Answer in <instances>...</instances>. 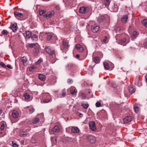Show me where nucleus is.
<instances>
[{
    "label": "nucleus",
    "mask_w": 147,
    "mask_h": 147,
    "mask_svg": "<svg viewBox=\"0 0 147 147\" xmlns=\"http://www.w3.org/2000/svg\"><path fill=\"white\" fill-rule=\"evenodd\" d=\"M101 103L99 102H97L96 103V106L97 107H99L101 106Z\"/></svg>",
    "instance_id": "obj_54"
},
{
    "label": "nucleus",
    "mask_w": 147,
    "mask_h": 147,
    "mask_svg": "<svg viewBox=\"0 0 147 147\" xmlns=\"http://www.w3.org/2000/svg\"><path fill=\"white\" fill-rule=\"evenodd\" d=\"M6 134L5 130H0V137L3 136Z\"/></svg>",
    "instance_id": "obj_36"
},
{
    "label": "nucleus",
    "mask_w": 147,
    "mask_h": 147,
    "mask_svg": "<svg viewBox=\"0 0 147 147\" xmlns=\"http://www.w3.org/2000/svg\"><path fill=\"white\" fill-rule=\"evenodd\" d=\"M26 38H29L31 37L32 35L31 32L29 31H27L26 32Z\"/></svg>",
    "instance_id": "obj_27"
},
{
    "label": "nucleus",
    "mask_w": 147,
    "mask_h": 147,
    "mask_svg": "<svg viewBox=\"0 0 147 147\" xmlns=\"http://www.w3.org/2000/svg\"><path fill=\"white\" fill-rule=\"evenodd\" d=\"M39 119L38 117H36L33 119L32 121L33 123L35 124L37 123L39 121Z\"/></svg>",
    "instance_id": "obj_34"
},
{
    "label": "nucleus",
    "mask_w": 147,
    "mask_h": 147,
    "mask_svg": "<svg viewBox=\"0 0 147 147\" xmlns=\"http://www.w3.org/2000/svg\"><path fill=\"white\" fill-rule=\"evenodd\" d=\"M89 126L90 129L92 131H95L96 130V128L95 122L91 121L89 123Z\"/></svg>",
    "instance_id": "obj_10"
},
{
    "label": "nucleus",
    "mask_w": 147,
    "mask_h": 147,
    "mask_svg": "<svg viewBox=\"0 0 147 147\" xmlns=\"http://www.w3.org/2000/svg\"><path fill=\"white\" fill-rule=\"evenodd\" d=\"M128 19V16L127 15L124 16L121 19V21L123 23H125L127 22Z\"/></svg>",
    "instance_id": "obj_23"
},
{
    "label": "nucleus",
    "mask_w": 147,
    "mask_h": 147,
    "mask_svg": "<svg viewBox=\"0 0 147 147\" xmlns=\"http://www.w3.org/2000/svg\"><path fill=\"white\" fill-rule=\"evenodd\" d=\"M52 143H53V144H55L56 142V139L55 138H53L51 140Z\"/></svg>",
    "instance_id": "obj_52"
},
{
    "label": "nucleus",
    "mask_w": 147,
    "mask_h": 147,
    "mask_svg": "<svg viewBox=\"0 0 147 147\" xmlns=\"http://www.w3.org/2000/svg\"><path fill=\"white\" fill-rule=\"evenodd\" d=\"M134 84L135 85L140 86L142 85V83L141 81L139 79V78L137 77L135 78V80Z\"/></svg>",
    "instance_id": "obj_13"
},
{
    "label": "nucleus",
    "mask_w": 147,
    "mask_h": 147,
    "mask_svg": "<svg viewBox=\"0 0 147 147\" xmlns=\"http://www.w3.org/2000/svg\"><path fill=\"white\" fill-rule=\"evenodd\" d=\"M27 132L26 131L22 130L20 131L19 135L21 137H24L27 136Z\"/></svg>",
    "instance_id": "obj_21"
},
{
    "label": "nucleus",
    "mask_w": 147,
    "mask_h": 147,
    "mask_svg": "<svg viewBox=\"0 0 147 147\" xmlns=\"http://www.w3.org/2000/svg\"><path fill=\"white\" fill-rule=\"evenodd\" d=\"M79 95L80 98L82 99H86L87 98L85 94L83 93H82V92H80Z\"/></svg>",
    "instance_id": "obj_25"
},
{
    "label": "nucleus",
    "mask_w": 147,
    "mask_h": 147,
    "mask_svg": "<svg viewBox=\"0 0 147 147\" xmlns=\"http://www.w3.org/2000/svg\"><path fill=\"white\" fill-rule=\"evenodd\" d=\"M38 78L41 81H44L46 79V76L42 74H39L38 75Z\"/></svg>",
    "instance_id": "obj_20"
},
{
    "label": "nucleus",
    "mask_w": 147,
    "mask_h": 147,
    "mask_svg": "<svg viewBox=\"0 0 147 147\" xmlns=\"http://www.w3.org/2000/svg\"><path fill=\"white\" fill-rule=\"evenodd\" d=\"M22 61L24 63H26L27 61V59L26 57H23L22 58Z\"/></svg>",
    "instance_id": "obj_43"
},
{
    "label": "nucleus",
    "mask_w": 147,
    "mask_h": 147,
    "mask_svg": "<svg viewBox=\"0 0 147 147\" xmlns=\"http://www.w3.org/2000/svg\"><path fill=\"white\" fill-rule=\"evenodd\" d=\"M38 38V36L36 35H33L32 36L31 38L33 40H36Z\"/></svg>",
    "instance_id": "obj_42"
},
{
    "label": "nucleus",
    "mask_w": 147,
    "mask_h": 147,
    "mask_svg": "<svg viewBox=\"0 0 147 147\" xmlns=\"http://www.w3.org/2000/svg\"><path fill=\"white\" fill-rule=\"evenodd\" d=\"M11 28L13 32H16L17 31L18 28L17 24L14 23L12 24L11 26Z\"/></svg>",
    "instance_id": "obj_17"
},
{
    "label": "nucleus",
    "mask_w": 147,
    "mask_h": 147,
    "mask_svg": "<svg viewBox=\"0 0 147 147\" xmlns=\"http://www.w3.org/2000/svg\"><path fill=\"white\" fill-rule=\"evenodd\" d=\"M52 131L54 132H58L59 131V127L58 125H55L52 129Z\"/></svg>",
    "instance_id": "obj_26"
},
{
    "label": "nucleus",
    "mask_w": 147,
    "mask_h": 147,
    "mask_svg": "<svg viewBox=\"0 0 147 147\" xmlns=\"http://www.w3.org/2000/svg\"><path fill=\"white\" fill-rule=\"evenodd\" d=\"M0 65L3 67L5 68L6 67L5 65L3 62H0Z\"/></svg>",
    "instance_id": "obj_53"
},
{
    "label": "nucleus",
    "mask_w": 147,
    "mask_h": 147,
    "mask_svg": "<svg viewBox=\"0 0 147 147\" xmlns=\"http://www.w3.org/2000/svg\"><path fill=\"white\" fill-rule=\"evenodd\" d=\"M6 123L4 121H1L0 123V130H5V127L6 125Z\"/></svg>",
    "instance_id": "obj_19"
},
{
    "label": "nucleus",
    "mask_w": 147,
    "mask_h": 147,
    "mask_svg": "<svg viewBox=\"0 0 147 147\" xmlns=\"http://www.w3.org/2000/svg\"><path fill=\"white\" fill-rule=\"evenodd\" d=\"M76 48L80 52H82L83 51V48L79 44H78L76 45Z\"/></svg>",
    "instance_id": "obj_22"
},
{
    "label": "nucleus",
    "mask_w": 147,
    "mask_h": 147,
    "mask_svg": "<svg viewBox=\"0 0 147 147\" xmlns=\"http://www.w3.org/2000/svg\"><path fill=\"white\" fill-rule=\"evenodd\" d=\"M87 138L88 141L92 143H94L96 141L95 138L92 136H88Z\"/></svg>",
    "instance_id": "obj_8"
},
{
    "label": "nucleus",
    "mask_w": 147,
    "mask_h": 147,
    "mask_svg": "<svg viewBox=\"0 0 147 147\" xmlns=\"http://www.w3.org/2000/svg\"><path fill=\"white\" fill-rule=\"evenodd\" d=\"M24 97L26 100H28L30 98V95L27 93H25L24 94Z\"/></svg>",
    "instance_id": "obj_39"
},
{
    "label": "nucleus",
    "mask_w": 147,
    "mask_h": 147,
    "mask_svg": "<svg viewBox=\"0 0 147 147\" xmlns=\"http://www.w3.org/2000/svg\"><path fill=\"white\" fill-rule=\"evenodd\" d=\"M58 93V91H57L55 92V95L57 97V98H62V96H61V93L59 92V93L58 95H57V93Z\"/></svg>",
    "instance_id": "obj_35"
},
{
    "label": "nucleus",
    "mask_w": 147,
    "mask_h": 147,
    "mask_svg": "<svg viewBox=\"0 0 147 147\" xmlns=\"http://www.w3.org/2000/svg\"><path fill=\"white\" fill-rule=\"evenodd\" d=\"M132 117L131 116H128L125 117L123 119L124 122L125 123H127L131 121Z\"/></svg>",
    "instance_id": "obj_14"
},
{
    "label": "nucleus",
    "mask_w": 147,
    "mask_h": 147,
    "mask_svg": "<svg viewBox=\"0 0 147 147\" xmlns=\"http://www.w3.org/2000/svg\"><path fill=\"white\" fill-rule=\"evenodd\" d=\"M35 46V43L33 44H30L28 45L29 47H33Z\"/></svg>",
    "instance_id": "obj_55"
},
{
    "label": "nucleus",
    "mask_w": 147,
    "mask_h": 147,
    "mask_svg": "<svg viewBox=\"0 0 147 147\" xmlns=\"http://www.w3.org/2000/svg\"><path fill=\"white\" fill-rule=\"evenodd\" d=\"M28 110L30 113L31 114L34 112L35 110L32 107H29L28 109Z\"/></svg>",
    "instance_id": "obj_41"
},
{
    "label": "nucleus",
    "mask_w": 147,
    "mask_h": 147,
    "mask_svg": "<svg viewBox=\"0 0 147 147\" xmlns=\"http://www.w3.org/2000/svg\"><path fill=\"white\" fill-rule=\"evenodd\" d=\"M104 17L103 16H99L98 18L97 21L99 22H101L104 20Z\"/></svg>",
    "instance_id": "obj_32"
},
{
    "label": "nucleus",
    "mask_w": 147,
    "mask_h": 147,
    "mask_svg": "<svg viewBox=\"0 0 147 147\" xmlns=\"http://www.w3.org/2000/svg\"><path fill=\"white\" fill-rule=\"evenodd\" d=\"M36 67L34 65L32 66L29 68V70L30 71H32Z\"/></svg>",
    "instance_id": "obj_47"
},
{
    "label": "nucleus",
    "mask_w": 147,
    "mask_h": 147,
    "mask_svg": "<svg viewBox=\"0 0 147 147\" xmlns=\"http://www.w3.org/2000/svg\"><path fill=\"white\" fill-rule=\"evenodd\" d=\"M1 34L3 35H7L9 34L8 32L6 30H3L1 32Z\"/></svg>",
    "instance_id": "obj_40"
},
{
    "label": "nucleus",
    "mask_w": 147,
    "mask_h": 147,
    "mask_svg": "<svg viewBox=\"0 0 147 147\" xmlns=\"http://www.w3.org/2000/svg\"><path fill=\"white\" fill-rule=\"evenodd\" d=\"M14 15L17 19H22L25 16L24 11H22L21 12L16 11L14 13Z\"/></svg>",
    "instance_id": "obj_5"
},
{
    "label": "nucleus",
    "mask_w": 147,
    "mask_h": 147,
    "mask_svg": "<svg viewBox=\"0 0 147 147\" xmlns=\"http://www.w3.org/2000/svg\"><path fill=\"white\" fill-rule=\"evenodd\" d=\"M8 67V68H9V69H12V67L11 66V65H9V64H8L7 65V66H6V67Z\"/></svg>",
    "instance_id": "obj_59"
},
{
    "label": "nucleus",
    "mask_w": 147,
    "mask_h": 147,
    "mask_svg": "<svg viewBox=\"0 0 147 147\" xmlns=\"http://www.w3.org/2000/svg\"><path fill=\"white\" fill-rule=\"evenodd\" d=\"M52 37V34H50V33L48 34H47V40H50L51 39V38Z\"/></svg>",
    "instance_id": "obj_44"
},
{
    "label": "nucleus",
    "mask_w": 147,
    "mask_h": 147,
    "mask_svg": "<svg viewBox=\"0 0 147 147\" xmlns=\"http://www.w3.org/2000/svg\"><path fill=\"white\" fill-rule=\"evenodd\" d=\"M100 27L98 25L96 24H94L92 26L91 30L94 33H96L99 30Z\"/></svg>",
    "instance_id": "obj_6"
},
{
    "label": "nucleus",
    "mask_w": 147,
    "mask_h": 147,
    "mask_svg": "<svg viewBox=\"0 0 147 147\" xmlns=\"http://www.w3.org/2000/svg\"><path fill=\"white\" fill-rule=\"evenodd\" d=\"M93 59L94 61L96 63H99L100 61L99 58L98 57H94Z\"/></svg>",
    "instance_id": "obj_29"
},
{
    "label": "nucleus",
    "mask_w": 147,
    "mask_h": 147,
    "mask_svg": "<svg viewBox=\"0 0 147 147\" xmlns=\"http://www.w3.org/2000/svg\"><path fill=\"white\" fill-rule=\"evenodd\" d=\"M69 90L71 93L73 95L76 94L77 92V90L74 87L72 86L70 87Z\"/></svg>",
    "instance_id": "obj_18"
},
{
    "label": "nucleus",
    "mask_w": 147,
    "mask_h": 147,
    "mask_svg": "<svg viewBox=\"0 0 147 147\" xmlns=\"http://www.w3.org/2000/svg\"><path fill=\"white\" fill-rule=\"evenodd\" d=\"M125 96L126 97H129L130 96L131 94L128 90L125 91L124 92Z\"/></svg>",
    "instance_id": "obj_33"
},
{
    "label": "nucleus",
    "mask_w": 147,
    "mask_h": 147,
    "mask_svg": "<svg viewBox=\"0 0 147 147\" xmlns=\"http://www.w3.org/2000/svg\"><path fill=\"white\" fill-rule=\"evenodd\" d=\"M39 53L38 47H36L35 48L34 50L32 53L33 55L34 56H36L38 55Z\"/></svg>",
    "instance_id": "obj_16"
},
{
    "label": "nucleus",
    "mask_w": 147,
    "mask_h": 147,
    "mask_svg": "<svg viewBox=\"0 0 147 147\" xmlns=\"http://www.w3.org/2000/svg\"><path fill=\"white\" fill-rule=\"evenodd\" d=\"M69 47L68 42L66 40H63V45L61 46V49L63 51V53L65 52V53L68 50Z\"/></svg>",
    "instance_id": "obj_2"
},
{
    "label": "nucleus",
    "mask_w": 147,
    "mask_h": 147,
    "mask_svg": "<svg viewBox=\"0 0 147 147\" xmlns=\"http://www.w3.org/2000/svg\"><path fill=\"white\" fill-rule=\"evenodd\" d=\"M80 56L79 54H77L76 55V57L78 59L80 57Z\"/></svg>",
    "instance_id": "obj_60"
},
{
    "label": "nucleus",
    "mask_w": 147,
    "mask_h": 147,
    "mask_svg": "<svg viewBox=\"0 0 147 147\" xmlns=\"http://www.w3.org/2000/svg\"><path fill=\"white\" fill-rule=\"evenodd\" d=\"M11 115L14 118H18L19 115V113L18 111L13 110L12 112Z\"/></svg>",
    "instance_id": "obj_12"
},
{
    "label": "nucleus",
    "mask_w": 147,
    "mask_h": 147,
    "mask_svg": "<svg viewBox=\"0 0 147 147\" xmlns=\"http://www.w3.org/2000/svg\"><path fill=\"white\" fill-rule=\"evenodd\" d=\"M12 145L13 147H18V145L13 142H12Z\"/></svg>",
    "instance_id": "obj_56"
},
{
    "label": "nucleus",
    "mask_w": 147,
    "mask_h": 147,
    "mask_svg": "<svg viewBox=\"0 0 147 147\" xmlns=\"http://www.w3.org/2000/svg\"><path fill=\"white\" fill-rule=\"evenodd\" d=\"M142 23L143 25L147 27V20L146 19L144 20Z\"/></svg>",
    "instance_id": "obj_45"
},
{
    "label": "nucleus",
    "mask_w": 147,
    "mask_h": 147,
    "mask_svg": "<svg viewBox=\"0 0 147 147\" xmlns=\"http://www.w3.org/2000/svg\"><path fill=\"white\" fill-rule=\"evenodd\" d=\"M81 106H83L84 109H86L88 108L89 105L87 102H83L81 103Z\"/></svg>",
    "instance_id": "obj_24"
},
{
    "label": "nucleus",
    "mask_w": 147,
    "mask_h": 147,
    "mask_svg": "<svg viewBox=\"0 0 147 147\" xmlns=\"http://www.w3.org/2000/svg\"><path fill=\"white\" fill-rule=\"evenodd\" d=\"M66 94V92L65 91V89H63L62 90V94H61V96L62 97L64 96Z\"/></svg>",
    "instance_id": "obj_46"
},
{
    "label": "nucleus",
    "mask_w": 147,
    "mask_h": 147,
    "mask_svg": "<svg viewBox=\"0 0 147 147\" xmlns=\"http://www.w3.org/2000/svg\"><path fill=\"white\" fill-rule=\"evenodd\" d=\"M146 82L147 83V77H146Z\"/></svg>",
    "instance_id": "obj_62"
},
{
    "label": "nucleus",
    "mask_w": 147,
    "mask_h": 147,
    "mask_svg": "<svg viewBox=\"0 0 147 147\" xmlns=\"http://www.w3.org/2000/svg\"><path fill=\"white\" fill-rule=\"evenodd\" d=\"M110 3V0H104V4L106 6H108Z\"/></svg>",
    "instance_id": "obj_37"
},
{
    "label": "nucleus",
    "mask_w": 147,
    "mask_h": 147,
    "mask_svg": "<svg viewBox=\"0 0 147 147\" xmlns=\"http://www.w3.org/2000/svg\"><path fill=\"white\" fill-rule=\"evenodd\" d=\"M46 51L47 53L50 55H53L55 54V51L54 50L51 49L50 47H48L46 48Z\"/></svg>",
    "instance_id": "obj_11"
},
{
    "label": "nucleus",
    "mask_w": 147,
    "mask_h": 147,
    "mask_svg": "<svg viewBox=\"0 0 147 147\" xmlns=\"http://www.w3.org/2000/svg\"><path fill=\"white\" fill-rule=\"evenodd\" d=\"M66 69L70 70L69 74L71 76H74L78 71L76 66L72 63H69L66 66Z\"/></svg>",
    "instance_id": "obj_1"
},
{
    "label": "nucleus",
    "mask_w": 147,
    "mask_h": 147,
    "mask_svg": "<svg viewBox=\"0 0 147 147\" xmlns=\"http://www.w3.org/2000/svg\"><path fill=\"white\" fill-rule=\"evenodd\" d=\"M104 66L105 68L107 69L108 70L110 69V67L108 63L106 62H104Z\"/></svg>",
    "instance_id": "obj_38"
},
{
    "label": "nucleus",
    "mask_w": 147,
    "mask_h": 147,
    "mask_svg": "<svg viewBox=\"0 0 147 147\" xmlns=\"http://www.w3.org/2000/svg\"><path fill=\"white\" fill-rule=\"evenodd\" d=\"M42 59H40L38 60L36 62V64H40L42 61Z\"/></svg>",
    "instance_id": "obj_51"
},
{
    "label": "nucleus",
    "mask_w": 147,
    "mask_h": 147,
    "mask_svg": "<svg viewBox=\"0 0 147 147\" xmlns=\"http://www.w3.org/2000/svg\"><path fill=\"white\" fill-rule=\"evenodd\" d=\"M126 41V38H123L120 40L119 43L122 45H126V44H123Z\"/></svg>",
    "instance_id": "obj_31"
},
{
    "label": "nucleus",
    "mask_w": 147,
    "mask_h": 147,
    "mask_svg": "<svg viewBox=\"0 0 147 147\" xmlns=\"http://www.w3.org/2000/svg\"><path fill=\"white\" fill-rule=\"evenodd\" d=\"M55 13V11L52 10L48 12L47 13L44 15L43 16L46 18H50L54 15Z\"/></svg>",
    "instance_id": "obj_9"
},
{
    "label": "nucleus",
    "mask_w": 147,
    "mask_h": 147,
    "mask_svg": "<svg viewBox=\"0 0 147 147\" xmlns=\"http://www.w3.org/2000/svg\"><path fill=\"white\" fill-rule=\"evenodd\" d=\"M137 35V32L136 31H134L132 34V36L133 37L135 38L136 37Z\"/></svg>",
    "instance_id": "obj_49"
},
{
    "label": "nucleus",
    "mask_w": 147,
    "mask_h": 147,
    "mask_svg": "<svg viewBox=\"0 0 147 147\" xmlns=\"http://www.w3.org/2000/svg\"><path fill=\"white\" fill-rule=\"evenodd\" d=\"M89 8L86 6H82L81 7L79 10V12L82 14H85L89 11Z\"/></svg>",
    "instance_id": "obj_4"
},
{
    "label": "nucleus",
    "mask_w": 147,
    "mask_h": 147,
    "mask_svg": "<svg viewBox=\"0 0 147 147\" xmlns=\"http://www.w3.org/2000/svg\"><path fill=\"white\" fill-rule=\"evenodd\" d=\"M71 129V131L72 132L74 133H79L80 131L79 129L77 127H71L70 128H67L66 129L67 131H69V129Z\"/></svg>",
    "instance_id": "obj_7"
},
{
    "label": "nucleus",
    "mask_w": 147,
    "mask_h": 147,
    "mask_svg": "<svg viewBox=\"0 0 147 147\" xmlns=\"http://www.w3.org/2000/svg\"><path fill=\"white\" fill-rule=\"evenodd\" d=\"M59 93V92L58 91V93H57V95H58Z\"/></svg>",
    "instance_id": "obj_63"
},
{
    "label": "nucleus",
    "mask_w": 147,
    "mask_h": 147,
    "mask_svg": "<svg viewBox=\"0 0 147 147\" xmlns=\"http://www.w3.org/2000/svg\"><path fill=\"white\" fill-rule=\"evenodd\" d=\"M128 90L131 94L135 92V89L133 87L130 86H129Z\"/></svg>",
    "instance_id": "obj_28"
},
{
    "label": "nucleus",
    "mask_w": 147,
    "mask_h": 147,
    "mask_svg": "<svg viewBox=\"0 0 147 147\" xmlns=\"http://www.w3.org/2000/svg\"><path fill=\"white\" fill-rule=\"evenodd\" d=\"M111 10L113 12H117L118 9V5L114 3L111 7Z\"/></svg>",
    "instance_id": "obj_15"
},
{
    "label": "nucleus",
    "mask_w": 147,
    "mask_h": 147,
    "mask_svg": "<svg viewBox=\"0 0 147 147\" xmlns=\"http://www.w3.org/2000/svg\"><path fill=\"white\" fill-rule=\"evenodd\" d=\"M43 95L44 98L43 100L44 103H47L52 101L51 96L49 93H44Z\"/></svg>",
    "instance_id": "obj_3"
},
{
    "label": "nucleus",
    "mask_w": 147,
    "mask_h": 147,
    "mask_svg": "<svg viewBox=\"0 0 147 147\" xmlns=\"http://www.w3.org/2000/svg\"><path fill=\"white\" fill-rule=\"evenodd\" d=\"M46 12L45 11H44L42 10H40L39 11V14L41 16L45 13Z\"/></svg>",
    "instance_id": "obj_48"
},
{
    "label": "nucleus",
    "mask_w": 147,
    "mask_h": 147,
    "mask_svg": "<svg viewBox=\"0 0 147 147\" xmlns=\"http://www.w3.org/2000/svg\"><path fill=\"white\" fill-rule=\"evenodd\" d=\"M67 82L68 83L71 84L72 83L73 81L71 79H69L67 80Z\"/></svg>",
    "instance_id": "obj_57"
},
{
    "label": "nucleus",
    "mask_w": 147,
    "mask_h": 147,
    "mask_svg": "<svg viewBox=\"0 0 147 147\" xmlns=\"http://www.w3.org/2000/svg\"><path fill=\"white\" fill-rule=\"evenodd\" d=\"M2 113V111L1 109H0V115Z\"/></svg>",
    "instance_id": "obj_61"
},
{
    "label": "nucleus",
    "mask_w": 147,
    "mask_h": 147,
    "mask_svg": "<svg viewBox=\"0 0 147 147\" xmlns=\"http://www.w3.org/2000/svg\"><path fill=\"white\" fill-rule=\"evenodd\" d=\"M107 37L106 36H105L103 40L102 41V43H107L108 41H107Z\"/></svg>",
    "instance_id": "obj_50"
},
{
    "label": "nucleus",
    "mask_w": 147,
    "mask_h": 147,
    "mask_svg": "<svg viewBox=\"0 0 147 147\" xmlns=\"http://www.w3.org/2000/svg\"><path fill=\"white\" fill-rule=\"evenodd\" d=\"M134 108L135 112L136 113H138L139 111V107L136 104L134 105Z\"/></svg>",
    "instance_id": "obj_30"
},
{
    "label": "nucleus",
    "mask_w": 147,
    "mask_h": 147,
    "mask_svg": "<svg viewBox=\"0 0 147 147\" xmlns=\"http://www.w3.org/2000/svg\"><path fill=\"white\" fill-rule=\"evenodd\" d=\"M55 8L58 10H59L60 9V7L59 5H57L56 6Z\"/></svg>",
    "instance_id": "obj_58"
}]
</instances>
